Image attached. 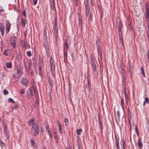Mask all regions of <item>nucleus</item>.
<instances>
[{"label": "nucleus", "mask_w": 149, "mask_h": 149, "mask_svg": "<svg viewBox=\"0 0 149 149\" xmlns=\"http://www.w3.org/2000/svg\"><path fill=\"white\" fill-rule=\"evenodd\" d=\"M39 132V126L36 123L32 124L31 129V133L34 136L37 135Z\"/></svg>", "instance_id": "obj_1"}, {"label": "nucleus", "mask_w": 149, "mask_h": 149, "mask_svg": "<svg viewBox=\"0 0 149 149\" xmlns=\"http://www.w3.org/2000/svg\"><path fill=\"white\" fill-rule=\"evenodd\" d=\"M91 61V67L93 71L92 73L93 74H95L96 72L97 67L96 63H95V58L91 56L90 59Z\"/></svg>", "instance_id": "obj_2"}, {"label": "nucleus", "mask_w": 149, "mask_h": 149, "mask_svg": "<svg viewBox=\"0 0 149 149\" xmlns=\"http://www.w3.org/2000/svg\"><path fill=\"white\" fill-rule=\"evenodd\" d=\"M120 66L121 68L120 74H121V76L122 77L123 81L125 82L126 78V76L125 74V71L124 70L123 65L122 64H121Z\"/></svg>", "instance_id": "obj_3"}, {"label": "nucleus", "mask_w": 149, "mask_h": 149, "mask_svg": "<svg viewBox=\"0 0 149 149\" xmlns=\"http://www.w3.org/2000/svg\"><path fill=\"white\" fill-rule=\"evenodd\" d=\"M121 29L120 28L119 29V40L120 41V44L123 46L124 44H123V38L122 37V33L121 31Z\"/></svg>", "instance_id": "obj_4"}, {"label": "nucleus", "mask_w": 149, "mask_h": 149, "mask_svg": "<svg viewBox=\"0 0 149 149\" xmlns=\"http://www.w3.org/2000/svg\"><path fill=\"white\" fill-rule=\"evenodd\" d=\"M16 38L15 37H13L11 38L10 39V42L11 45L14 48H15L16 43L15 41Z\"/></svg>", "instance_id": "obj_5"}, {"label": "nucleus", "mask_w": 149, "mask_h": 149, "mask_svg": "<svg viewBox=\"0 0 149 149\" xmlns=\"http://www.w3.org/2000/svg\"><path fill=\"white\" fill-rule=\"evenodd\" d=\"M51 71L52 74L53 76H54L55 73L54 66L53 61H50Z\"/></svg>", "instance_id": "obj_6"}, {"label": "nucleus", "mask_w": 149, "mask_h": 149, "mask_svg": "<svg viewBox=\"0 0 149 149\" xmlns=\"http://www.w3.org/2000/svg\"><path fill=\"white\" fill-rule=\"evenodd\" d=\"M85 8L86 9V16L88 17L90 12V9L89 5L88 3H86L85 6Z\"/></svg>", "instance_id": "obj_7"}, {"label": "nucleus", "mask_w": 149, "mask_h": 149, "mask_svg": "<svg viewBox=\"0 0 149 149\" xmlns=\"http://www.w3.org/2000/svg\"><path fill=\"white\" fill-rule=\"evenodd\" d=\"M10 26H11V24H10V22L8 21L7 20L6 21V31L7 33H8L9 32V31L10 30Z\"/></svg>", "instance_id": "obj_8"}, {"label": "nucleus", "mask_w": 149, "mask_h": 149, "mask_svg": "<svg viewBox=\"0 0 149 149\" xmlns=\"http://www.w3.org/2000/svg\"><path fill=\"white\" fill-rule=\"evenodd\" d=\"M12 53V51L10 49H7L5 50L3 53V54L7 56L11 55Z\"/></svg>", "instance_id": "obj_9"}, {"label": "nucleus", "mask_w": 149, "mask_h": 149, "mask_svg": "<svg viewBox=\"0 0 149 149\" xmlns=\"http://www.w3.org/2000/svg\"><path fill=\"white\" fill-rule=\"evenodd\" d=\"M0 31L1 32L2 36H3L4 32V25L2 23H0Z\"/></svg>", "instance_id": "obj_10"}, {"label": "nucleus", "mask_w": 149, "mask_h": 149, "mask_svg": "<svg viewBox=\"0 0 149 149\" xmlns=\"http://www.w3.org/2000/svg\"><path fill=\"white\" fill-rule=\"evenodd\" d=\"M96 44L97 46L98 52L99 53V51L101 49V45L98 39L96 41Z\"/></svg>", "instance_id": "obj_11"}, {"label": "nucleus", "mask_w": 149, "mask_h": 149, "mask_svg": "<svg viewBox=\"0 0 149 149\" xmlns=\"http://www.w3.org/2000/svg\"><path fill=\"white\" fill-rule=\"evenodd\" d=\"M115 139L116 147L117 149H119L118 140L116 135L115 136Z\"/></svg>", "instance_id": "obj_12"}, {"label": "nucleus", "mask_w": 149, "mask_h": 149, "mask_svg": "<svg viewBox=\"0 0 149 149\" xmlns=\"http://www.w3.org/2000/svg\"><path fill=\"white\" fill-rule=\"evenodd\" d=\"M79 29L81 30L82 29V19L81 16H80L79 15Z\"/></svg>", "instance_id": "obj_13"}, {"label": "nucleus", "mask_w": 149, "mask_h": 149, "mask_svg": "<svg viewBox=\"0 0 149 149\" xmlns=\"http://www.w3.org/2000/svg\"><path fill=\"white\" fill-rule=\"evenodd\" d=\"M21 84L26 87L27 86L28 81L26 79H22L21 81Z\"/></svg>", "instance_id": "obj_14"}, {"label": "nucleus", "mask_w": 149, "mask_h": 149, "mask_svg": "<svg viewBox=\"0 0 149 149\" xmlns=\"http://www.w3.org/2000/svg\"><path fill=\"white\" fill-rule=\"evenodd\" d=\"M138 146L139 147L140 149H141L143 146V144L141 143V140L139 138L138 140Z\"/></svg>", "instance_id": "obj_15"}, {"label": "nucleus", "mask_w": 149, "mask_h": 149, "mask_svg": "<svg viewBox=\"0 0 149 149\" xmlns=\"http://www.w3.org/2000/svg\"><path fill=\"white\" fill-rule=\"evenodd\" d=\"M4 133L5 134L6 139H8L9 138V132L7 130V128L3 129Z\"/></svg>", "instance_id": "obj_16"}, {"label": "nucleus", "mask_w": 149, "mask_h": 149, "mask_svg": "<svg viewBox=\"0 0 149 149\" xmlns=\"http://www.w3.org/2000/svg\"><path fill=\"white\" fill-rule=\"evenodd\" d=\"M31 145L35 148L37 149L38 146L36 143L34 142V141L33 140H31Z\"/></svg>", "instance_id": "obj_17"}, {"label": "nucleus", "mask_w": 149, "mask_h": 149, "mask_svg": "<svg viewBox=\"0 0 149 149\" xmlns=\"http://www.w3.org/2000/svg\"><path fill=\"white\" fill-rule=\"evenodd\" d=\"M32 95V92L30 89L28 90L27 92V97L30 98Z\"/></svg>", "instance_id": "obj_18"}, {"label": "nucleus", "mask_w": 149, "mask_h": 149, "mask_svg": "<svg viewBox=\"0 0 149 149\" xmlns=\"http://www.w3.org/2000/svg\"><path fill=\"white\" fill-rule=\"evenodd\" d=\"M26 20L25 19L22 18L21 22L22 26L24 27L25 26L26 24Z\"/></svg>", "instance_id": "obj_19"}, {"label": "nucleus", "mask_w": 149, "mask_h": 149, "mask_svg": "<svg viewBox=\"0 0 149 149\" xmlns=\"http://www.w3.org/2000/svg\"><path fill=\"white\" fill-rule=\"evenodd\" d=\"M33 91L34 92L35 94L36 95V99H37L38 98V92L36 88L35 87H33Z\"/></svg>", "instance_id": "obj_20"}, {"label": "nucleus", "mask_w": 149, "mask_h": 149, "mask_svg": "<svg viewBox=\"0 0 149 149\" xmlns=\"http://www.w3.org/2000/svg\"><path fill=\"white\" fill-rule=\"evenodd\" d=\"M68 48V45L66 41L65 42V45L63 46V51H67Z\"/></svg>", "instance_id": "obj_21"}, {"label": "nucleus", "mask_w": 149, "mask_h": 149, "mask_svg": "<svg viewBox=\"0 0 149 149\" xmlns=\"http://www.w3.org/2000/svg\"><path fill=\"white\" fill-rule=\"evenodd\" d=\"M129 64V70L130 71V73L131 74H132V72L133 70V68H132V67L131 64L130 63H128Z\"/></svg>", "instance_id": "obj_22"}, {"label": "nucleus", "mask_w": 149, "mask_h": 149, "mask_svg": "<svg viewBox=\"0 0 149 149\" xmlns=\"http://www.w3.org/2000/svg\"><path fill=\"white\" fill-rule=\"evenodd\" d=\"M50 7L52 11H54L55 10L54 4L53 1L50 3Z\"/></svg>", "instance_id": "obj_23"}, {"label": "nucleus", "mask_w": 149, "mask_h": 149, "mask_svg": "<svg viewBox=\"0 0 149 149\" xmlns=\"http://www.w3.org/2000/svg\"><path fill=\"white\" fill-rule=\"evenodd\" d=\"M147 24V26H149V13L146 14Z\"/></svg>", "instance_id": "obj_24"}, {"label": "nucleus", "mask_w": 149, "mask_h": 149, "mask_svg": "<svg viewBox=\"0 0 149 149\" xmlns=\"http://www.w3.org/2000/svg\"><path fill=\"white\" fill-rule=\"evenodd\" d=\"M149 103V100L148 99L147 97H145L144 98V101L143 102V105L144 106L145 104L147 103L148 104Z\"/></svg>", "instance_id": "obj_25"}, {"label": "nucleus", "mask_w": 149, "mask_h": 149, "mask_svg": "<svg viewBox=\"0 0 149 149\" xmlns=\"http://www.w3.org/2000/svg\"><path fill=\"white\" fill-rule=\"evenodd\" d=\"M6 67L8 68H10L12 67V64L10 62L6 63Z\"/></svg>", "instance_id": "obj_26"}, {"label": "nucleus", "mask_w": 149, "mask_h": 149, "mask_svg": "<svg viewBox=\"0 0 149 149\" xmlns=\"http://www.w3.org/2000/svg\"><path fill=\"white\" fill-rule=\"evenodd\" d=\"M34 118H32L30 119L29 122V125H32L34 123Z\"/></svg>", "instance_id": "obj_27"}, {"label": "nucleus", "mask_w": 149, "mask_h": 149, "mask_svg": "<svg viewBox=\"0 0 149 149\" xmlns=\"http://www.w3.org/2000/svg\"><path fill=\"white\" fill-rule=\"evenodd\" d=\"M2 124L3 126V129L7 128V126L6 123L4 121H2Z\"/></svg>", "instance_id": "obj_28"}, {"label": "nucleus", "mask_w": 149, "mask_h": 149, "mask_svg": "<svg viewBox=\"0 0 149 149\" xmlns=\"http://www.w3.org/2000/svg\"><path fill=\"white\" fill-rule=\"evenodd\" d=\"M140 70L141 72V73L142 75H143V77H145V74L143 68V67H141L140 68Z\"/></svg>", "instance_id": "obj_29"}, {"label": "nucleus", "mask_w": 149, "mask_h": 149, "mask_svg": "<svg viewBox=\"0 0 149 149\" xmlns=\"http://www.w3.org/2000/svg\"><path fill=\"white\" fill-rule=\"evenodd\" d=\"M78 147L79 149H81L82 146L81 144L79 141H77Z\"/></svg>", "instance_id": "obj_30"}, {"label": "nucleus", "mask_w": 149, "mask_h": 149, "mask_svg": "<svg viewBox=\"0 0 149 149\" xmlns=\"http://www.w3.org/2000/svg\"><path fill=\"white\" fill-rule=\"evenodd\" d=\"M64 54V58L65 59H67V51H63Z\"/></svg>", "instance_id": "obj_31"}, {"label": "nucleus", "mask_w": 149, "mask_h": 149, "mask_svg": "<svg viewBox=\"0 0 149 149\" xmlns=\"http://www.w3.org/2000/svg\"><path fill=\"white\" fill-rule=\"evenodd\" d=\"M24 42H23L22 40H21L20 41V45L22 47H24Z\"/></svg>", "instance_id": "obj_32"}, {"label": "nucleus", "mask_w": 149, "mask_h": 149, "mask_svg": "<svg viewBox=\"0 0 149 149\" xmlns=\"http://www.w3.org/2000/svg\"><path fill=\"white\" fill-rule=\"evenodd\" d=\"M82 131L81 129H77V132L78 135H80L81 134V132Z\"/></svg>", "instance_id": "obj_33"}, {"label": "nucleus", "mask_w": 149, "mask_h": 149, "mask_svg": "<svg viewBox=\"0 0 149 149\" xmlns=\"http://www.w3.org/2000/svg\"><path fill=\"white\" fill-rule=\"evenodd\" d=\"M38 68H39V73L40 74V75H41V74H42V69H41V66L40 65H38Z\"/></svg>", "instance_id": "obj_34"}, {"label": "nucleus", "mask_w": 149, "mask_h": 149, "mask_svg": "<svg viewBox=\"0 0 149 149\" xmlns=\"http://www.w3.org/2000/svg\"><path fill=\"white\" fill-rule=\"evenodd\" d=\"M134 129L135 130L136 132V134H137V136H139V132L138 130V129L137 128L136 126H135L134 127Z\"/></svg>", "instance_id": "obj_35"}, {"label": "nucleus", "mask_w": 149, "mask_h": 149, "mask_svg": "<svg viewBox=\"0 0 149 149\" xmlns=\"http://www.w3.org/2000/svg\"><path fill=\"white\" fill-rule=\"evenodd\" d=\"M45 49L46 51V53L47 55H48L49 54V48L48 46H46L45 47Z\"/></svg>", "instance_id": "obj_36"}, {"label": "nucleus", "mask_w": 149, "mask_h": 149, "mask_svg": "<svg viewBox=\"0 0 149 149\" xmlns=\"http://www.w3.org/2000/svg\"><path fill=\"white\" fill-rule=\"evenodd\" d=\"M27 55L29 57H30L31 56V52L30 51H28L26 52Z\"/></svg>", "instance_id": "obj_37"}, {"label": "nucleus", "mask_w": 149, "mask_h": 149, "mask_svg": "<svg viewBox=\"0 0 149 149\" xmlns=\"http://www.w3.org/2000/svg\"><path fill=\"white\" fill-rule=\"evenodd\" d=\"M120 104L122 107V108H123L124 106V101L123 99H122L121 100Z\"/></svg>", "instance_id": "obj_38"}, {"label": "nucleus", "mask_w": 149, "mask_h": 149, "mask_svg": "<svg viewBox=\"0 0 149 149\" xmlns=\"http://www.w3.org/2000/svg\"><path fill=\"white\" fill-rule=\"evenodd\" d=\"M8 101L10 102H12L13 103H14V101H13V99L11 98H9L8 99Z\"/></svg>", "instance_id": "obj_39"}, {"label": "nucleus", "mask_w": 149, "mask_h": 149, "mask_svg": "<svg viewBox=\"0 0 149 149\" xmlns=\"http://www.w3.org/2000/svg\"><path fill=\"white\" fill-rule=\"evenodd\" d=\"M0 144H1V146H5V144H4V143L1 140V139H0Z\"/></svg>", "instance_id": "obj_40"}, {"label": "nucleus", "mask_w": 149, "mask_h": 149, "mask_svg": "<svg viewBox=\"0 0 149 149\" xmlns=\"http://www.w3.org/2000/svg\"><path fill=\"white\" fill-rule=\"evenodd\" d=\"M3 93L5 95H7L8 93V92L7 90L4 89L3 91Z\"/></svg>", "instance_id": "obj_41"}, {"label": "nucleus", "mask_w": 149, "mask_h": 149, "mask_svg": "<svg viewBox=\"0 0 149 149\" xmlns=\"http://www.w3.org/2000/svg\"><path fill=\"white\" fill-rule=\"evenodd\" d=\"M48 132V134L49 135V137H51L52 136V134L51 133V131L50 130H48V131H47Z\"/></svg>", "instance_id": "obj_42"}, {"label": "nucleus", "mask_w": 149, "mask_h": 149, "mask_svg": "<svg viewBox=\"0 0 149 149\" xmlns=\"http://www.w3.org/2000/svg\"><path fill=\"white\" fill-rule=\"evenodd\" d=\"M14 78L15 79L16 81H18L19 80V78L18 76H15V75H13Z\"/></svg>", "instance_id": "obj_43"}, {"label": "nucleus", "mask_w": 149, "mask_h": 149, "mask_svg": "<svg viewBox=\"0 0 149 149\" xmlns=\"http://www.w3.org/2000/svg\"><path fill=\"white\" fill-rule=\"evenodd\" d=\"M122 141V146H126V144L125 143V141L123 140Z\"/></svg>", "instance_id": "obj_44"}, {"label": "nucleus", "mask_w": 149, "mask_h": 149, "mask_svg": "<svg viewBox=\"0 0 149 149\" xmlns=\"http://www.w3.org/2000/svg\"><path fill=\"white\" fill-rule=\"evenodd\" d=\"M54 33L55 34H56V36H57L58 34L57 28H56V29L54 28Z\"/></svg>", "instance_id": "obj_45"}, {"label": "nucleus", "mask_w": 149, "mask_h": 149, "mask_svg": "<svg viewBox=\"0 0 149 149\" xmlns=\"http://www.w3.org/2000/svg\"><path fill=\"white\" fill-rule=\"evenodd\" d=\"M48 81L49 83V84L51 86L52 84V81L51 79H50V78H49L48 79Z\"/></svg>", "instance_id": "obj_46"}, {"label": "nucleus", "mask_w": 149, "mask_h": 149, "mask_svg": "<svg viewBox=\"0 0 149 149\" xmlns=\"http://www.w3.org/2000/svg\"><path fill=\"white\" fill-rule=\"evenodd\" d=\"M89 18L92 21V14L91 13L90 14L89 16Z\"/></svg>", "instance_id": "obj_47"}, {"label": "nucleus", "mask_w": 149, "mask_h": 149, "mask_svg": "<svg viewBox=\"0 0 149 149\" xmlns=\"http://www.w3.org/2000/svg\"><path fill=\"white\" fill-rule=\"evenodd\" d=\"M33 3L34 5H36L37 2V0H33Z\"/></svg>", "instance_id": "obj_48"}, {"label": "nucleus", "mask_w": 149, "mask_h": 149, "mask_svg": "<svg viewBox=\"0 0 149 149\" xmlns=\"http://www.w3.org/2000/svg\"><path fill=\"white\" fill-rule=\"evenodd\" d=\"M22 14L25 17H26V13L25 10H24L22 12Z\"/></svg>", "instance_id": "obj_49"}, {"label": "nucleus", "mask_w": 149, "mask_h": 149, "mask_svg": "<svg viewBox=\"0 0 149 149\" xmlns=\"http://www.w3.org/2000/svg\"><path fill=\"white\" fill-rule=\"evenodd\" d=\"M125 100L126 102H127L128 100V97H127V94H126V95H125Z\"/></svg>", "instance_id": "obj_50"}, {"label": "nucleus", "mask_w": 149, "mask_h": 149, "mask_svg": "<svg viewBox=\"0 0 149 149\" xmlns=\"http://www.w3.org/2000/svg\"><path fill=\"white\" fill-rule=\"evenodd\" d=\"M124 95H126L127 93L126 91V87H125L124 89Z\"/></svg>", "instance_id": "obj_51"}, {"label": "nucleus", "mask_w": 149, "mask_h": 149, "mask_svg": "<svg viewBox=\"0 0 149 149\" xmlns=\"http://www.w3.org/2000/svg\"><path fill=\"white\" fill-rule=\"evenodd\" d=\"M57 123L58 124V127H61V123H59L58 121H57Z\"/></svg>", "instance_id": "obj_52"}, {"label": "nucleus", "mask_w": 149, "mask_h": 149, "mask_svg": "<svg viewBox=\"0 0 149 149\" xmlns=\"http://www.w3.org/2000/svg\"><path fill=\"white\" fill-rule=\"evenodd\" d=\"M78 0H74V5L76 6L77 5V2Z\"/></svg>", "instance_id": "obj_53"}, {"label": "nucleus", "mask_w": 149, "mask_h": 149, "mask_svg": "<svg viewBox=\"0 0 149 149\" xmlns=\"http://www.w3.org/2000/svg\"><path fill=\"white\" fill-rule=\"evenodd\" d=\"M99 125H102V121L101 120L100 118H99Z\"/></svg>", "instance_id": "obj_54"}, {"label": "nucleus", "mask_w": 149, "mask_h": 149, "mask_svg": "<svg viewBox=\"0 0 149 149\" xmlns=\"http://www.w3.org/2000/svg\"><path fill=\"white\" fill-rule=\"evenodd\" d=\"M58 129H59V131L60 132V133H62V128H61V127H59L58 128Z\"/></svg>", "instance_id": "obj_55"}, {"label": "nucleus", "mask_w": 149, "mask_h": 149, "mask_svg": "<svg viewBox=\"0 0 149 149\" xmlns=\"http://www.w3.org/2000/svg\"><path fill=\"white\" fill-rule=\"evenodd\" d=\"M148 28V40H149V26H147Z\"/></svg>", "instance_id": "obj_56"}, {"label": "nucleus", "mask_w": 149, "mask_h": 149, "mask_svg": "<svg viewBox=\"0 0 149 149\" xmlns=\"http://www.w3.org/2000/svg\"><path fill=\"white\" fill-rule=\"evenodd\" d=\"M4 10L1 7H0V14Z\"/></svg>", "instance_id": "obj_57"}, {"label": "nucleus", "mask_w": 149, "mask_h": 149, "mask_svg": "<svg viewBox=\"0 0 149 149\" xmlns=\"http://www.w3.org/2000/svg\"><path fill=\"white\" fill-rule=\"evenodd\" d=\"M146 14L149 13V10L148 8H147L146 9Z\"/></svg>", "instance_id": "obj_58"}, {"label": "nucleus", "mask_w": 149, "mask_h": 149, "mask_svg": "<svg viewBox=\"0 0 149 149\" xmlns=\"http://www.w3.org/2000/svg\"><path fill=\"white\" fill-rule=\"evenodd\" d=\"M20 92L22 94H23L24 93V91L23 89H22L20 91Z\"/></svg>", "instance_id": "obj_59"}, {"label": "nucleus", "mask_w": 149, "mask_h": 149, "mask_svg": "<svg viewBox=\"0 0 149 149\" xmlns=\"http://www.w3.org/2000/svg\"><path fill=\"white\" fill-rule=\"evenodd\" d=\"M49 127L48 126H47L46 127V130L47 131H48V130H49Z\"/></svg>", "instance_id": "obj_60"}, {"label": "nucleus", "mask_w": 149, "mask_h": 149, "mask_svg": "<svg viewBox=\"0 0 149 149\" xmlns=\"http://www.w3.org/2000/svg\"><path fill=\"white\" fill-rule=\"evenodd\" d=\"M54 28L56 29V28H57V23L54 24Z\"/></svg>", "instance_id": "obj_61"}, {"label": "nucleus", "mask_w": 149, "mask_h": 149, "mask_svg": "<svg viewBox=\"0 0 149 149\" xmlns=\"http://www.w3.org/2000/svg\"><path fill=\"white\" fill-rule=\"evenodd\" d=\"M100 125V127L101 130H102V125Z\"/></svg>", "instance_id": "obj_62"}, {"label": "nucleus", "mask_w": 149, "mask_h": 149, "mask_svg": "<svg viewBox=\"0 0 149 149\" xmlns=\"http://www.w3.org/2000/svg\"><path fill=\"white\" fill-rule=\"evenodd\" d=\"M68 121V119L66 118H65L64 120V122H65L66 123V122H67Z\"/></svg>", "instance_id": "obj_63"}, {"label": "nucleus", "mask_w": 149, "mask_h": 149, "mask_svg": "<svg viewBox=\"0 0 149 149\" xmlns=\"http://www.w3.org/2000/svg\"><path fill=\"white\" fill-rule=\"evenodd\" d=\"M17 108V106L16 105H15V106H14V107H13V108L14 109H16Z\"/></svg>", "instance_id": "obj_64"}]
</instances>
